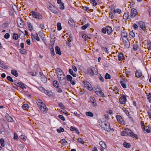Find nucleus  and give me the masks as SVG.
I'll return each instance as SVG.
<instances>
[{
  "instance_id": "obj_1",
  "label": "nucleus",
  "mask_w": 151,
  "mask_h": 151,
  "mask_svg": "<svg viewBox=\"0 0 151 151\" xmlns=\"http://www.w3.org/2000/svg\"><path fill=\"white\" fill-rule=\"evenodd\" d=\"M37 103L42 112L43 113H46L48 111V109L42 101L40 99H38L37 100Z\"/></svg>"
},
{
  "instance_id": "obj_2",
  "label": "nucleus",
  "mask_w": 151,
  "mask_h": 151,
  "mask_svg": "<svg viewBox=\"0 0 151 151\" xmlns=\"http://www.w3.org/2000/svg\"><path fill=\"white\" fill-rule=\"evenodd\" d=\"M88 73L89 76H92L98 73L97 69L94 67H91L88 69Z\"/></svg>"
},
{
  "instance_id": "obj_3",
  "label": "nucleus",
  "mask_w": 151,
  "mask_h": 151,
  "mask_svg": "<svg viewBox=\"0 0 151 151\" xmlns=\"http://www.w3.org/2000/svg\"><path fill=\"white\" fill-rule=\"evenodd\" d=\"M101 125L102 127L105 130L107 131H110L111 130L112 131H114V129H111L110 124L109 123L104 122L102 123Z\"/></svg>"
},
{
  "instance_id": "obj_4",
  "label": "nucleus",
  "mask_w": 151,
  "mask_h": 151,
  "mask_svg": "<svg viewBox=\"0 0 151 151\" xmlns=\"http://www.w3.org/2000/svg\"><path fill=\"white\" fill-rule=\"evenodd\" d=\"M124 131L126 134V136H129L134 138H136L137 137V135L134 134L133 132L129 129H125Z\"/></svg>"
},
{
  "instance_id": "obj_5",
  "label": "nucleus",
  "mask_w": 151,
  "mask_h": 151,
  "mask_svg": "<svg viewBox=\"0 0 151 151\" xmlns=\"http://www.w3.org/2000/svg\"><path fill=\"white\" fill-rule=\"evenodd\" d=\"M56 72L58 78L64 77V76H65L63 72L59 68H56Z\"/></svg>"
},
{
  "instance_id": "obj_6",
  "label": "nucleus",
  "mask_w": 151,
  "mask_h": 151,
  "mask_svg": "<svg viewBox=\"0 0 151 151\" xmlns=\"http://www.w3.org/2000/svg\"><path fill=\"white\" fill-rule=\"evenodd\" d=\"M31 13L34 18L38 19H42V17L40 13L33 11H32Z\"/></svg>"
},
{
  "instance_id": "obj_7",
  "label": "nucleus",
  "mask_w": 151,
  "mask_h": 151,
  "mask_svg": "<svg viewBox=\"0 0 151 151\" xmlns=\"http://www.w3.org/2000/svg\"><path fill=\"white\" fill-rule=\"evenodd\" d=\"M84 84L85 87L88 89L89 90H93V88L91 86V84L89 83V82L87 81H84Z\"/></svg>"
},
{
  "instance_id": "obj_8",
  "label": "nucleus",
  "mask_w": 151,
  "mask_h": 151,
  "mask_svg": "<svg viewBox=\"0 0 151 151\" xmlns=\"http://www.w3.org/2000/svg\"><path fill=\"white\" fill-rule=\"evenodd\" d=\"M49 9L52 12L54 13L57 14L58 13L57 11L56 8L51 4L49 5Z\"/></svg>"
},
{
  "instance_id": "obj_9",
  "label": "nucleus",
  "mask_w": 151,
  "mask_h": 151,
  "mask_svg": "<svg viewBox=\"0 0 151 151\" xmlns=\"http://www.w3.org/2000/svg\"><path fill=\"white\" fill-rule=\"evenodd\" d=\"M90 100L92 105L93 107H96L97 104L96 102V101L95 98L93 96H91L90 98Z\"/></svg>"
},
{
  "instance_id": "obj_10",
  "label": "nucleus",
  "mask_w": 151,
  "mask_h": 151,
  "mask_svg": "<svg viewBox=\"0 0 151 151\" xmlns=\"http://www.w3.org/2000/svg\"><path fill=\"white\" fill-rule=\"evenodd\" d=\"M17 24L18 26L20 27H22L24 24L23 21L20 18H18L17 19Z\"/></svg>"
},
{
  "instance_id": "obj_11",
  "label": "nucleus",
  "mask_w": 151,
  "mask_h": 151,
  "mask_svg": "<svg viewBox=\"0 0 151 151\" xmlns=\"http://www.w3.org/2000/svg\"><path fill=\"white\" fill-rule=\"evenodd\" d=\"M67 80L70 82V83L73 85L75 84V81L73 80L72 77L70 75L67 76Z\"/></svg>"
},
{
  "instance_id": "obj_12",
  "label": "nucleus",
  "mask_w": 151,
  "mask_h": 151,
  "mask_svg": "<svg viewBox=\"0 0 151 151\" xmlns=\"http://www.w3.org/2000/svg\"><path fill=\"white\" fill-rule=\"evenodd\" d=\"M116 118L118 122L119 123L124 125L125 124V122L124 121L121 116L119 115H117L116 116Z\"/></svg>"
},
{
  "instance_id": "obj_13",
  "label": "nucleus",
  "mask_w": 151,
  "mask_h": 151,
  "mask_svg": "<svg viewBox=\"0 0 151 151\" xmlns=\"http://www.w3.org/2000/svg\"><path fill=\"white\" fill-rule=\"evenodd\" d=\"M60 83L62 85H64L66 83L65 76L58 78Z\"/></svg>"
},
{
  "instance_id": "obj_14",
  "label": "nucleus",
  "mask_w": 151,
  "mask_h": 151,
  "mask_svg": "<svg viewBox=\"0 0 151 151\" xmlns=\"http://www.w3.org/2000/svg\"><path fill=\"white\" fill-rule=\"evenodd\" d=\"M43 91L45 94H47L49 96L53 97L55 96V94L54 93L51 91H48L46 90L45 89H43Z\"/></svg>"
},
{
  "instance_id": "obj_15",
  "label": "nucleus",
  "mask_w": 151,
  "mask_h": 151,
  "mask_svg": "<svg viewBox=\"0 0 151 151\" xmlns=\"http://www.w3.org/2000/svg\"><path fill=\"white\" fill-rule=\"evenodd\" d=\"M31 37L32 39L34 41H35V39H36L37 41H39L40 40L37 33H36L35 36L33 34H31Z\"/></svg>"
},
{
  "instance_id": "obj_16",
  "label": "nucleus",
  "mask_w": 151,
  "mask_h": 151,
  "mask_svg": "<svg viewBox=\"0 0 151 151\" xmlns=\"http://www.w3.org/2000/svg\"><path fill=\"white\" fill-rule=\"evenodd\" d=\"M139 25L143 30H145L146 29V27L145 26V24L143 22L141 21L139 22Z\"/></svg>"
},
{
  "instance_id": "obj_17",
  "label": "nucleus",
  "mask_w": 151,
  "mask_h": 151,
  "mask_svg": "<svg viewBox=\"0 0 151 151\" xmlns=\"http://www.w3.org/2000/svg\"><path fill=\"white\" fill-rule=\"evenodd\" d=\"M127 99L125 96H121L119 99L120 103L122 104H124L126 101Z\"/></svg>"
},
{
  "instance_id": "obj_18",
  "label": "nucleus",
  "mask_w": 151,
  "mask_h": 151,
  "mask_svg": "<svg viewBox=\"0 0 151 151\" xmlns=\"http://www.w3.org/2000/svg\"><path fill=\"white\" fill-rule=\"evenodd\" d=\"M137 14V10L134 9H132L131 11V15L132 17H135Z\"/></svg>"
},
{
  "instance_id": "obj_19",
  "label": "nucleus",
  "mask_w": 151,
  "mask_h": 151,
  "mask_svg": "<svg viewBox=\"0 0 151 151\" xmlns=\"http://www.w3.org/2000/svg\"><path fill=\"white\" fill-rule=\"evenodd\" d=\"M124 46L127 48H128L130 46V43L127 38L123 40Z\"/></svg>"
},
{
  "instance_id": "obj_20",
  "label": "nucleus",
  "mask_w": 151,
  "mask_h": 151,
  "mask_svg": "<svg viewBox=\"0 0 151 151\" xmlns=\"http://www.w3.org/2000/svg\"><path fill=\"white\" fill-rule=\"evenodd\" d=\"M116 13V11L115 10H111V12L109 13V14L111 18V19L114 18L115 14Z\"/></svg>"
},
{
  "instance_id": "obj_21",
  "label": "nucleus",
  "mask_w": 151,
  "mask_h": 151,
  "mask_svg": "<svg viewBox=\"0 0 151 151\" xmlns=\"http://www.w3.org/2000/svg\"><path fill=\"white\" fill-rule=\"evenodd\" d=\"M121 35L123 40H125V39L127 38V32H122Z\"/></svg>"
},
{
  "instance_id": "obj_22",
  "label": "nucleus",
  "mask_w": 151,
  "mask_h": 151,
  "mask_svg": "<svg viewBox=\"0 0 151 151\" xmlns=\"http://www.w3.org/2000/svg\"><path fill=\"white\" fill-rule=\"evenodd\" d=\"M55 50L57 54H58L59 55H61V53L60 50V48L58 47V46H56L55 47Z\"/></svg>"
},
{
  "instance_id": "obj_23",
  "label": "nucleus",
  "mask_w": 151,
  "mask_h": 151,
  "mask_svg": "<svg viewBox=\"0 0 151 151\" xmlns=\"http://www.w3.org/2000/svg\"><path fill=\"white\" fill-rule=\"evenodd\" d=\"M106 31L109 35L112 32L111 28L109 26H107L106 28Z\"/></svg>"
},
{
  "instance_id": "obj_24",
  "label": "nucleus",
  "mask_w": 151,
  "mask_h": 151,
  "mask_svg": "<svg viewBox=\"0 0 151 151\" xmlns=\"http://www.w3.org/2000/svg\"><path fill=\"white\" fill-rule=\"evenodd\" d=\"M143 131L145 133H150V129L147 127L146 128L145 127H143Z\"/></svg>"
},
{
  "instance_id": "obj_25",
  "label": "nucleus",
  "mask_w": 151,
  "mask_h": 151,
  "mask_svg": "<svg viewBox=\"0 0 151 151\" xmlns=\"http://www.w3.org/2000/svg\"><path fill=\"white\" fill-rule=\"evenodd\" d=\"M6 118L8 119V121L9 122H14L13 119L8 114L6 115Z\"/></svg>"
},
{
  "instance_id": "obj_26",
  "label": "nucleus",
  "mask_w": 151,
  "mask_h": 151,
  "mask_svg": "<svg viewBox=\"0 0 151 151\" xmlns=\"http://www.w3.org/2000/svg\"><path fill=\"white\" fill-rule=\"evenodd\" d=\"M136 77L138 78H139L142 75V73L139 71H137L135 73Z\"/></svg>"
},
{
  "instance_id": "obj_27",
  "label": "nucleus",
  "mask_w": 151,
  "mask_h": 151,
  "mask_svg": "<svg viewBox=\"0 0 151 151\" xmlns=\"http://www.w3.org/2000/svg\"><path fill=\"white\" fill-rule=\"evenodd\" d=\"M101 90L99 87H96V88L94 90L95 92L97 94H99V93L101 91Z\"/></svg>"
},
{
  "instance_id": "obj_28",
  "label": "nucleus",
  "mask_w": 151,
  "mask_h": 151,
  "mask_svg": "<svg viewBox=\"0 0 151 151\" xmlns=\"http://www.w3.org/2000/svg\"><path fill=\"white\" fill-rule=\"evenodd\" d=\"M17 85L22 89H24V88H26L24 84L22 83H17Z\"/></svg>"
},
{
  "instance_id": "obj_29",
  "label": "nucleus",
  "mask_w": 151,
  "mask_h": 151,
  "mask_svg": "<svg viewBox=\"0 0 151 151\" xmlns=\"http://www.w3.org/2000/svg\"><path fill=\"white\" fill-rule=\"evenodd\" d=\"M42 81L44 83H46L47 81V78L43 75L41 76Z\"/></svg>"
},
{
  "instance_id": "obj_30",
  "label": "nucleus",
  "mask_w": 151,
  "mask_h": 151,
  "mask_svg": "<svg viewBox=\"0 0 151 151\" xmlns=\"http://www.w3.org/2000/svg\"><path fill=\"white\" fill-rule=\"evenodd\" d=\"M100 145L103 148H105L106 147V145L105 143L103 141H101L99 143Z\"/></svg>"
},
{
  "instance_id": "obj_31",
  "label": "nucleus",
  "mask_w": 151,
  "mask_h": 151,
  "mask_svg": "<svg viewBox=\"0 0 151 151\" xmlns=\"http://www.w3.org/2000/svg\"><path fill=\"white\" fill-rule=\"evenodd\" d=\"M118 58L119 60L120 61H122L123 60L124 58V56L123 54L122 53H120L118 55Z\"/></svg>"
},
{
  "instance_id": "obj_32",
  "label": "nucleus",
  "mask_w": 151,
  "mask_h": 151,
  "mask_svg": "<svg viewBox=\"0 0 151 151\" xmlns=\"http://www.w3.org/2000/svg\"><path fill=\"white\" fill-rule=\"evenodd\" d=\"M12 73L16 77H17L18 76V73L17 71L15 70H12L11 71Z\"/></svg>"
},
{
  "instance_id": "obj_33",
  "label": "nucleus",
  "mask_w": 151,
  "mask_h": 151,
  "mask_svg": "<svg viewBox=\"0 0 151 151\" xmlns=\"http://www.w3.org/2000/svg\"><path fill=\"white\" fill-rule=\"evenodd\" d=\"M22 108L24 110H28L29 108L28 105L27 104H23L22 106Z\"/></svg>"
},
{
  "instance_id": "obj_34",
  "label": "nucleus",
  "mask_w": 151,
  "mask_h": 151,
  "mask_svg": "<svg viewBox=\"0 0 151 151\" xmlns=\"http://www.w3.org/2000/svg\"><path fill=\"white\" fill-rule=\"evenodd\" d=\"M86 114L88 116L93 117V114L90 111H87L86 112Z\"/></svg>"
},
{
  "instance_id": "obj_35",
  "label": "nucleus",
  "mask_w": 151,
  "mask_h": 151,
  "mask_svg": "<svg viewBox=\"0 0 151 151\" xmlns=\"http://www.w3.org/2000/svg\"><path fill=\"white\" fill-rule=\"evenodd\" d=\"M27 25L28 28L29 29L31 30H32L33 29V26L30 22H27Z\"/></svg>"
},
{
  "instance_id": "obj_36",
  "label": "nucleus",
  "mask_w": 151,
  "mask_h": 151,
  "mask_svg": "<svg viewBox=\"0 0 151 151\" xmlns=\"http://www.w3.org/2000/svg\"><path fill=\"white\" fill-rule=\"evenodd\" d=\"M129 37L131 38H133L135 36V34L133 31H131L129 32Z\"/></svg>"
},
{
  "instance_id": "obj_37",
  "label": "nucleus",
  "mask_w": 151,
  "mask_h": 151,
  "mask_svg": "<svg viewBox=\"0 0 151 151\" xmlns=\"http://www.w3.org/2000/svg\"><path fill=\"white\" fill-rule=\"evenodd\" d=\"M61 143L63 145H66L67 143V142L65 139H62L60 141Z\"/></svg>"
},
{
  "instance_id": "obj_38",
  "label": "nucleus",
  "mask_w": 151,
  "mask_h": 151,
  "mask_svg": "<svg viewBox=\"0 0 151 151\" xmlns=\"http://www.w3.org/2000/svg\"><path fill=\"white\" fill-rule=\"evenodd\" d=\"M147 47L149 50H151V42L150 41H147Z\"/></svg>"
},
{
  "instance_id": "obj_39",
  "label": "nucleus",
  "mask_w": 151,
  "mask_h": 151,
  "mask_svg": "<svg viewBox=\"0 0 151 151\" xmlns=\"http://www.w3.org/2000/svg\"><path fill=\"white\" fill-rule=\"evenodd\" d=\"M0 142L1 145L2 147H4L5 146L4 140V139L3 138L1 139L0 140Z\"/></svg>"
},
{
  "instance_id": "obj_40",
  "label": "nucleus",
  "mask_w": 151,
  "mask_h": 151,
  "mask_svg": "<svg viewBox=\"0 0 151 151\" xmlns=\"http://www.w3.org/2000/svg\"><path fill=\"white\" fill-rule=\"evenodd\" d=\"M69 72L74 77H76V73H73V71L71 69H69Z\"/></svg>"
},
{
  "instance_id": "obj_41",
  "label": "nucleus",
  "mask_w": 151,
  "mask_h": 151,
  "mask_svg": "<svg viewBox=\"0 0 151 151\" xmlns=\"http://www.w3.org/2000/svg\"><path fill=\"white\" fill-rule=\"evenodd\" d=\"M53 84L54 86L56 88H58V82L57 81H54L53 82Z\"/></svg>"
},
{
  "instance_id": "obj_42",
  "label": "nucleus",
  "mask_w": 151,
  "mask_h": 151,
  "mask_svg": "<svg viewBox=\"0 0 151 151\" xmlns=\"http://www.w3.org/2000/svg\"><path fill=\"white\" fill-rule=\"evenodd\" d=\"M123 145L124 147L127 148L131 146V145L129 143H127L126 142H124Z\"/></svg>"
},
{
  "instance_id": "obj_43",
  "label": "nucleus",
  "mask_w": 151,
  "mask_h": 151,
  "mask_svg": "<svg viewBox=\"0 0 151 151\" xmlns=\"http://www.w3.org/2000/svg\"><path fill=\"white\" fill-rule=\"evenodd\" d=\"M57 26L58 28V30H60L62 29V27L61 26V24L60 23L58 22L57 24Z\"/></svg>"
},
{
  "instance_id": "obj_44",
  "label": "nucleus",
  "mask_w": 151,
  "mask_h": 151,
  "mask_svg": "<svg viewBox=\"0 0 151 151\" xmlns=\"http://www.w3.org/2000/svg\"><path fill=\"white\" fill-rule=\"evenodd\" d=\"M20 138L24 141H25L27 139V137L24 135H21L20 137Z\"/></svg>"
},
{
  "instance_id": "obj_45",
  "label": "nucleus",
  "mask_w": 151,
  "mask_h": 151,
  "mask_svg": "<svg viewBox=\"0 0 151 151\" xmlns=\"http://www.w3.org/2000/svg\"><path fill=\"white\" fill-rule=\"evenodd\" d=\"M123 17L124 19L127 20L129 17L128 14L127 13H125Z\"/></svg>"
},
{
  "instance_id": "obj_46",
  "label": "nucleus",
  "mask_w": 151,
  "mask_h": 151,
  "mask_svg": "<svg viewBox=\"0 0 151 151\" xmlns=\"http://www.w3.org/2000/svg\"><path fill=\"white\" fill-rule=\"evenodd\" d=\"M13 39L15 40H17L18 38V35L17 34H15L14 33L13 34Z\"/></svg>"
},
{
  "instance_id": "obj_47",
  "label": "nucleus",
  "mask_w": 151,
  "mask_h": 151,
  "mask_svg": "<svg viewBox=\"0 0 151 151\" xmlns=\"http://www.w3.org/2000/svg\"><path fill=\"white\" fill-rule=\"evenodd\" d=\"M59 110L60 111L63 112V113H64V114H65L66 115L67 114V112L65 110L62 108L59 109Z\"/></svg>"
},
{
  "instance_id": "obj_48",
  "label": "nucleus",
  "mask_w": 151,
  "mask_h": 151,
  "mask_svg": "<svg viewBox=\"0 0 151 151\" xmlns=\"http://www.w3.org/2000/svg\"><path fill=\"white\" fill-rule=\"evenodd\" d=\"M89 24L88 23L87 24H86L84 25L82 27L81 29L83 30L85 29L86 28H87L89 26Z\"/></svg>"
},
{
  "instance_id": "obj_49",
  "label": "nucleus",
  "mask_w": 151,
  "mask_h": 151,
  "mask_svg": "<svg viewBox=\"0 0 151 151\" xmlns=\"http://www.w3.org/2000/svg\"><path fill=\"white\" fill-rule=\"evenodd\" d=\"M68 22L70 25H72L74 23V21L72 19H70L69 20Z\"/></svg>"
},
{
  "instance_id": "obj_50",
  "label": "nucleus",
  "mask_w": 151,
  "mask_h": 151,
  "mask_svg": "<svg viewBox=\"0 0 151 151\" xmlns=\"http://www.w3.org/2000/svg\"><path fill=\"white\" fill-rule=\"evenodd\" d=\"M64 130V129L61 127H60L59 129H57V131L58 132H63Z\"/></svg>"
},
{
  "instance_id": "obj_51",
  "label": "nucleus",
  "mask_w": 151,
  "mask_h": 151,
  "mask_svg": "<svg viewBox=\"0 0 151 151\" xmlns=\"http://www.w3.org/2000/svg\"><path fill=\"white\" fill-rule=\"evenodd\" d=\"M105 78L106 79H109L111 78L110 75L108 73H106L105 76Z\"/></svg>"
},
{
  "instance_id": "obj_52",
  "label": "nucleus",
  "mask_w": 151,
  "mask_h": 151,
  "mask_svg": "<svg viewBox=\"0 0 151 151\" xmlns=\"http://www.w3.org/2000/svg\"><path fill=\"white\" fill-rule=\"evenodd\" d=\"M64 4L62 3L60 4L59 5L60 8L61 10H63L64 9Z\"/></svg>"
},
{
  "instance_id": "obj_53",
  "label": "nucleus",
  "mask_w": 151,
  "mask_h": 151,
  "mask_svg": "<svg viewBox=\"0 0 151 151\" xmlns=\"http://www.w3.org/2000/svg\"><path fill=\"white\" fill-rule=\"evenodd\" d=\"M14 140H18L19 138H18V137L16 133H14Z\"/></svg>"
},
{
  "instance_id": "obj_54",
  "label": "nucleus",
  "mask_w": 151,
  "mask_h": 151,
  "mask_svg": "<svg viewBox=\"0 0 151 151\" xmlns=\"http://www.w3.org/2000/svg\"><path fill=\"white\" fill-rule=\"evenodd\" d=\"M138 45L137 43L134 44L133 46V49L135 50H137L138 48Z\"/></svg>"
},
{
  "instance_id": "obj_55",
  "label": "nucleus",
  "mask_w": 151,
  "mask_h": 151,
  "mask_svg": "<svg viewBox=\"0 0 151 151\" xmlns=\"http://www.w3.org/2000/svg\"><path fill=\"white\" fill-rule=\"evenodd\" d=\"M120 83H121V85L123 88H126V85L124 83H123V82L122 81H120Z\"/></svg>"
},
{
  "instance_id": "obj_56",
  "label": "nucleus",
  "mask_w": 151,
  "mask_h": 151,
  "mask_svg": "<svg viewBox=\"0 0 151 151\" xmlns=\"http://www.w3.org/2000/svg\"><path fill=\"white\" fill-rule=\"evenodd\" d=\"M98 95H99V96H100L102 97H104V94L102 92L101 90L99 93Z\"/></svg>"
},
{
  "instance_id": "obj_57",
  "label": "nucleus",
  "mask_w": 151,
  "mask_h": 151,
  "mask_svg": "<svg viewBox=\"0 0 151 151\" xmlns=\"http://www.w3.org/2000/svg\"><path fill=\"white\" fill-rule=\"evenodd\" d=\"M77 141L78 142H80L81 144H83L84 143V142L83 141V140L82 139H81V138H78V139Z\"/></svg>"
},
{
  "instance_id": "obj_58",
  "label": "nucleus",
  "mask_w": 151,
  "mask_h": 151,
  "mask_svg": "<svg viewBox=\"0 0 151 151\" xmlns=\"http://www.w3.org/2000/svg\"><path fill=\"white\" fill-rule=\"evenodd\" d=\"M9 36L10 35L9 33H6L4 37L6 39H8L9 38Z\"/></svg>"
},
{
  "instance_id": "obj_59",
  "label": "nucleus",
  "mask_w": 151,
  "mask_h": 151,
  "mask_svg": "<svg viewBox=\"0 0 151 151\" xmlns=\"http://www.w3.org/2000/svg\"><path fill=\"white\" fill-rule=\"evenodd\" d=\"M91 3L93 4V6H96L97 4L96 2L94 0H91Z\"/></svg>"
},
{
  "instance_id": "obj_60",
  "label": "nucleus",
  "mask_w": 151,
  "mask_h": 151,
  "mask_svg": "<svg viewBox=\"0 0 151 151\" xmlns=\"http://www.w3.org/2000/svg\"><path fill=\"white\" fill-rule=\"evenodd\" d=\"M20 52L22 54H24L26 53V50L24 49H20Z\"/></svg>"
},
{
  "instance_id": "obj_61",
  "label": "nucleus",
  "mask_w": 151,
  "mask_h": 151,
  "mask_svg": "<svg viewBox=\"0 0 151 151\" xmlns=\"http://www.w3.org/2000/svg\"><path fill=\"white\" fill-rule=\"evenodd\" d=\"M63 121H65V119L64 117L62 115H59L58 116Z\"/></svg>"
},
{
  "instance_id": "obj_62",
  "label": "nucleus",
  "mask_w": 151,
  "mask_h": 151,
  "mask_svg": "<svg viewBox=\"0 0 151 151\" xmlns=\"http://www.w3.org/2000/svg\"><path fill=\"white\" fill-rule=\"evenodd\" d=\"M7 80H8L9 81L12 82H13V79H12V78H11V77L10 76H8L7 77Z\"/></svg>"
},
{
  "instance_id": "obj_63",
  "label": "nucleus",
  "mask_w": 151,
  "mask_h": 151,
  "mask_svg": "<svg viewBox=\"0 0 151 151\" xmlns=\"http://www.w3.org/2000/svg\"><path fill=\"white\" fill-rule=\"evenodd\" d=\"M122 109L124 111L127 115L128 114L129 112L126 109V108L123 107Z\"/></svg>"
},
{
  "instance_id": "obj_64",
  "label": "nucleus",
  "mask_w": 151,
  "mask_h": 151,
  "mask_svg": "<svg viewBox=\"0 0 151 151\" xmlns=\"http://www.w3.org/2000/svg\"><path fill=\"white\" fill-rule=\"evenodd\" d=\"M76 128L74 127L73 126H71L70 128V130L71 131H75Z\"/></svg>"
}]
</instances>
